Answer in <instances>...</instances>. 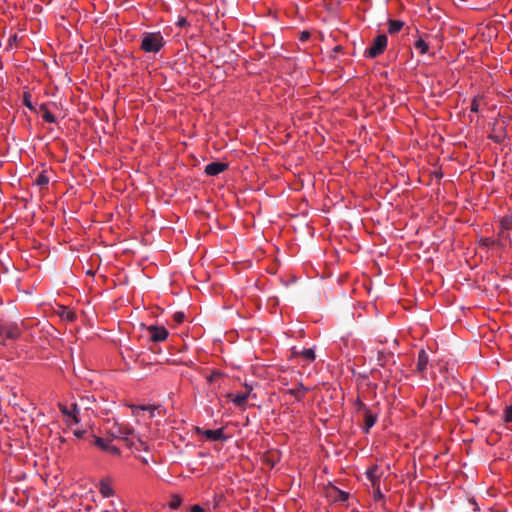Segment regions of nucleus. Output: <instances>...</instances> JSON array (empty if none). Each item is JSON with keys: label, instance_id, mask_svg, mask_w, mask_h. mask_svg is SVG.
I'll return each mask as SVG.
<instances>
[{"label": "nucleus", "instance_id": "14", "mask_svg": "<svg viewBox=\"0 0 512 512\" xmlns=\"http://www.w3.org/2000/svg\"><path fill=\"white\" fill-rule=\"evenodd\" d=\"M429 356L424 349H421L418 353L416 369L419 373H423L428 366Z\"/></svg>", "mask_w": 512, "mask_h": 512}, {"label": "nucleus", "instance_id": "19", "mask_svg": "<svg viewBox=\"0 0 512 512\" xmlns=\"http://www.w3.org/2000/svg\"><path fill=\"white\" fill-rule=\"evenodd\" d=\"M365 432L368 433L370 428L374 426L377 416L371 412L370 409L363 412Z\"/></svg>", "mask_w": 512, "mask_h": 512}, {"label": "nucleus", "instance_id": "13", "mask_svg": "<svg viewBox=\"0 0 512 512\" xmlns=\"http://www.w3.org/2000/svg\"><path fill=\"white\" fill-rule=\"evenodd\" d=\"M310 391V389L303 385V383H299L296 388H291L285 391V394L292 396L296 401H302L306 394Z\"/></svg>", "mask_w": 512, "mask_h": 512}, {"label": "nucleus", "instance_id": "35", "mask_svg": "<svg viewBox=\"0 0 512 512\" xmlns=\"http://www.w3.org/2000/svg\"><path fill=\"white\" fill-rule=\"evenodd\" d=\"M190 512H205V509L200 505H193L190 508Z\"/></svg>", "mask_w": 512, "mask_h": 512}, {"label": "nucleus", "instance_id": "33", "mask_svg": "<svg viewBox=\"0 0 512 512\" xmlns=\"http://www.w3.org/2000/svg\"><path fill=\"white\" fill-rule=\"evenodd\" d=\"M309 37H310V33L308 31H303V32H301L299 39H300V41L304 42V41H307L309 39Z\"/></svg>", "mask_w": 512, "mask_h": 512}, {"label": "nucleus", "instance_id": "26", "mask_svg": "<svg viewBox=\"0 0 512 512\" xmlns=\"http://www.w3.org/2000/svg\"><path fill=\"white\" fill-rule=\"evenodd\" d=\"M354 407L356 409L357 412H365L366 410L369 409V407H367L361 400L360 398H357L354 402Z\"/></svg>", "mask_w": 512, "mask_h": 512}, {"label": "nucleus", "instance_id": "23", "mask_svg": "<svg viewBox=\"0 0 512 512\" xmlns=\"http://www.w3.org/2000/svg\"><path fill=\"white\" fill-rule=\"evenodd\" d=\"M23 105L29 110L36 112L35 106L32 104V96L30 92H24L23 94Z\"/></svg>", "mask_w": 512, "mask_h": 512}, {"label": "nucleus", "instance_id": "8", "mask_svg": "<svg viewBox=\"0 0 512 512\" xmlns=\"http://www.w3.org/2000/svg\"><path fill=\"white\" fill-rule=\"evenodd\" d=\"M124 434L126 435L125 439L127 441H130L129 446L130 448H134L137 451L144 450L148 451V445L145 441H142L139 438L134 437V433L131 429H126Z\"/></svg>", "mask_w": 512, "mask_h": 512}, {"label": "nucleus", "instance_id": "20", "mask_svg": "<svg viewBox=\"0 0 512 512\" xmlns=\"http://www.w3.org/2000/svg\"><path fill=\"white\" fill-rule=\"evenodd\" d=\"M293 354L295 356H300L302 357L303 359L309 361V362H312L315 360L316 358V355H315V351L311 348H308V349H304L300 352H297V351H294Z\"/></svg>", "mask_w": 512, "mask_h": 512}, {"label": "nucleus", "instance_id": "1", "mask_svg": "<svg viewBox=\"0 0 512 512\" xmlns=\"http://www.w3.org/2000/svg\"><path fill=\"white\" fill-rule=\"evenodd\" d=\"M165 45V40L160 32H146L141 40V49L145 53H158Z\"/></svg>", "mask_w": 512, "mask_h": 512}, {"label": "nucleus", "instance_id": "27", "mask_svg": "<svg viewBox=\"0 0 512 512\" xmlns=\"http://www.w3.org/2000/svg\"><path fill=\"white\" fill-rule=\"evenodd\" d=\"M172 318L176 324H181L185 320V314L181 311H178L173 314Z\"/></svg>", "mask_w": 512, "mask_h": 512}, {"label": "nucleus", "instance_id": "29", "mask_svg": "<svg viewBox=\"0 0 512 512\" xmlns=\"http://www.w3.org/2000/svg\"><path fill=\"white\" fill-rule=\"evenodd\" d=\"M95 444L98 447H100L102 450L108 449V446H109V443L106 440H104L103 438H101V437H97L95 439Z\"/></svg>", "mask_w": 512, "mask_h": 512}, {"label": "nucleus", "instance_id": "6", "mask_svg": "<svg viewBox=\"0 0 512 512\" xmlns=\"http://www.w3.org/2000/svg\"><path fill=\"white\" fill-rule=\"evenodd\" d=\"M149 340L154 343L163 342L168 338L169 332L164 326L150 325L146 327Z\"/></svg>", "mask_w": 512, "mask_h": 512}, {"label": "nucleus", "instance_id": "18", "mask_svg": "<svg viewBox=\"0 0 512 512\" xmlns=\"http://www.w3.org/2000/svg\"><path fill=\"white\" fill-rule=\"evenodd\" d=\"M58 314L66 322H74L77 318L76 313L65 306H60Z\"/></svg>", "mask_w": 512, "mask_h": 512}, {"label": "nucleus", "instance_id": "16", "mask_svg": "<svg viewBox=\"0 0 512 512\" xmlns=\"http://www.w3.org/2000/svg\"><path fill=\"white\" fill-rule=\"evenodd\" d=\"M99 492L104 498H109L114 495V490L109 480H101L99 483Z\"/></svg>", "mask_w": 512, "mask_h": 512}, {"label": "nucleus", "instance_id": "4", "mask_svg": "<svg viewBox=\"0 0 512 512\" xmlns=\"http://www.w3.org/2000/svg\"><path fill=\"white\" fill-rule=\"evenodd\" d=\"M387 36L385 34L378 35L372 45L366 50V55L370 58H376L381 55L387 47Z\"/></svg>", "mask_w": 512, "mask_h": 512}, {"label": "nucleus", "instance_id": "37", "mask_svg": "<svg viewBox=\"0 0 512 512\" xmlns=\"http://www.w3.org/2000/svg\"><path fill=\"white\" fill-rule=\"evenodd\" d=\"M85 431L83 430H74V435L77 437V438H82L83 435H84Z\"/></svg>", "mask_w": 512, "mask_h": 512}, {"label": "nucleus", "instance_id": "40", "mask_svg": "<svg viewBox=\"0 0 512 512\" xmlns=\"http://www.w3.org/2000/svg\"><path fill=\"white\" fill-rule=\"evenodd\" d=\"M341 50V46H336L335 47V51H340Z\"/></svg>", "mask_w": 512, "mask_h": 512}, {"label": "nucleus", "instance_id": "22", "mask_svg": "<svg viewBox=\"0 0 512 512\" xmlns=\"http://www.w3.org/2000/svg\"><path fill=\"white\" fill-rule=\"evenodd\" d=\"M414 47H415V49H416V50H418V52H419L420 54H422V55H423V54H425V53H427L428 48H429V47H428V44L426 43V41H424L422 38H419V39H417V40L415 41V43H414Z\"/></svg>", "mask_w": 512, "mask_h": 512}, {"label": "nucleus", "instance_id": "7", "mask_svg": "<svg viewBox=\"0 0 512 512\" xmlns=\"http://www.w3.org/2000/svg\"><path fill=\"white\" fill-rule=\"evenodd\" d=\"M226 398L229 399L237 408L244 411L246 410L249 396L245 392L226 394Z\"/></svg>", "mask_w": 512, "mask_h": 512}, {"label": "nucleus", "instance_id": "28", "mask_svg": "<svg viewBox=\"0 0 512 512\" xmlns=\"http://www.w3.org/2000/svg\"><path fill=\"white\" fill-rule=\"evenodd\" d=\"M479 107H480L479 97H474L471 101L470 111L473 113H478Z\"/></svg>", "mask_w": 512, "mask_h": 512}, {"label": "nucleus", "instance_id": "36", "mask_svg": "<svg viewBox=\"0 0 512 512\" xmlns=\"http://www.w3.org/2000/svg\"><path fill=\"white\" fill-rule=\"evenodd\" d=\"M105 451H108L111 454H115V455L119 454V449L117 447L111 446V445H109L108 449H106Z\"/></svg>", "mask_w": 512, "mask_h": 512}, {"label": "nucleus", "instance_id": "15", "mask_svg": "<svg viewBox=\"0 0 512 512\" xmlns=\"http://www.w3.org/2000/svg\"><path fill=\"white\" fill-rule=\"evenodd\" d=\"M36 113H41L42 118L47 123H55L56 117L50 112L46 104H41L38 109H36Z\"/></svg>", "mask_w": 512, "mask_h": 512}, {"label": "nucleus", "instance_id": "38", "mask_svg": "<svg viewBox=\"0 0 512 512\" xmlns=\"http://www.w3.org/2000/svg\"><path fill=\"white\" fill-rule=\"evenodd\" d=\"M482 241H483V245H485V246H488L491 243H493V241L490 238H485Z\"/></svg>", "mask_w": 512, "mask_h": 512}, {"label": "nucleus", "instance_id": "24", "mask_svg": "<svg viewBox=\"0 0 512 512\" xmlns=\"http://www.w3.org/2000/svg\"><path fill=\"white\" fill-rule=\"evenodd\" d=\"M182 504V498L177 495V494H174L171 496V499H170V502H169V507L173 510H176L178 509Z\"/></svg>", "mask_w": 512, "mask_h": 512}, {"label": "nucleus", "instance_id": "31", "mask_svg": "<svg viewBox=\"0 0 512 512\" xmlns=\"http://www.w3.org/2000/svg\"><path fill=\"white\" fill-rule=\"evenodd\" d=\"M372 488L374 489V499L376 501L384 498V495L380 490V484L377 486H372Z\"/></svg>", "mask_w": 512, "mask_h": 512}, {"label": "nucleus", "instance_id": "21", "mask_svg": "<svg viewBox=\"0 0 512 512\" xmlns=\"http://www.w3.org/2000/svg\"><path fill=\"white\" fill-rule=\"evenodd\" d=\"M404 23L400 20H390L388 25V32L390 34L398 33L403 28Z\"/></svg>", "mask_w": 512, "mask_h": 512}, {"label": "nucleus", "instance_id": "30", "mask_svg": "<svg viewBox=\"0 0 512 512\" xmlns=\"http://www.w3.org/2000/svg\"><path fill=\"white\" fill-rule=\"evenodd\" d=\"M348 498H349V493L337 489L336 500L341 501V502H345V501L348 500Z\"/></svg>", "mask_w": 512, "mask_h": 512}, {"label": "nucleus", "instance_id": "10", "mask_svg": "<svg viewBox=\"0 0 512 512\" xmlns=\"http://www.w3.org/2000/svg\"><path fill=\"white\" fill-rule=\"evenodd\" d=\"M228 169V163L212 162L205 166L204 172L207 176H217Z\"/></svg>", "mask_w": 512, "mask_h": 512}, {"label": "nucleus", "instance_id": "11", "mask_svg": "<svg viewBox=\"0 0 512 512\" xmlns=\"http://www.w3.org/2000/svg\"><path fill=\"white\" fill-rule=\"evenodd\" d=\"M366 476L371 483V486H377L380 484V479L383 476V472L378 465H372L366 471Z\"/></svg>", "mask_w": 512, "mask_h": 512}, {"label": "nucleus", "instance_id": "25", "mask_svg": "<svg viewBox=\"0 0 512 512\" xmlns=\"http://www.w3.org/2000/svg\"><path fill=\"white\" fill-rule=\"evenodd\" d=\"M503 421L505 423H512V404L504 409Z\"/></svg>", "mask_w": 512, "mask_h": 512}, {"label": "nucleus", "instance_id": "32", "mask_svg": "<svg viewBox=\"0 0 512 512\" xmlns=\"http://www.w3.org/2000/svg\"><path fill=\"white\" fill-rule=\"evenodd\" d=\"M188 25H189V23H188L187 19L184 18V17L179 18L178 21H177V26L178 27H185V26H188Z\"/></svg>", "mask_w": 512, "mask_h": 512}, {"label": "nucleus", "instance_id": "12", "mask_svg": "<svg viewBox=\"0 0 512 512\" xmlns=\"http://www.w3.org/2000/svg\"><path fill=\"white\" fill-rule=\"evenodd\" d=\"M512 230V218L509 216L500 219V230L498 233L499 238L502 240L510 239L509 231Z\"/></svg>", "mask_w": 512, "mask_h": 512}, {"label": "nucleus", "instance_id": "39", "mask_svg": "<svg viewBox=\"0 0 512 512\" xmlns=\"http://www.w3.org/2000/svg\"><path fill=\"white\" fill-rule=\"evenodd\" d=\"M142 462H143L144 464H148V460H147L146 458H142Z\"/></svg>", "mask_w": 512, "mask_h": 512}, {"label": "nucleus", "instance_id": "2", "mask_svg": "<svg viewBox=\"0 0 512 512\" xmlns=\"http://www.w3.org/2000/svg\"><path fill=\"white\" fill-rule=\"evenodd\" d=\"M58 407L69 427L79 424L80 409L76 403H71L69 406L59 403Z\"/></svg>", "mask_w": 512, "mask_h": 512}, {"label": "nucleus", "instance_id": "5", "mask_svg": "<svg viewBox=\"0 0 512 512\" xmlns=\"http://www.w3.org/2000/svg\"><path fill=\"white\" fill-rule=\"evenodd\" d=\"M195 433L205 438L208 441H226L228 437L225 435L224 428H218L215 430L202 429L200 427L195 428Z\"/></svg>", "mask_w": 512, "mask_h": 512}, {"label": "nucleus", "instance_id": "17", "mask_svg": "<svg viewBox=\"0 0 512 512\" xmlns=\"http://www.w3.org/2000/svg\"><path fill=\"white\" fill-rule=\"evenodd\" d=\"M50 178L47 175L46 170H42L34 180V184L37 185L41 190L47 189Z\"/></svg>", "mask_w": 512, "mask_h": 512}, {"label": "nucleus", "instance_id": "34", "mask_svg": "<svg viewBox=\"0 0 512 512\" xmlns=\"http://www.w3.org/2000/svg\"><path fill=\"white\" fill-rule=\"evenodd\" d=\"M244 387H245L244 392L250 397L252 394V391H253V386L251 384L245 383Z\"/></svg>", "mask_w": 512, "mask_h": 512}, {"label": "nucleus", "instance_id": "9", "mask_svg": "<svg viewBox=\"0 0 512 512\" xmlns=\"http://www.w3.org/2000/svg\"><path fill=\"white\" fill-rule=\"evenodd\" d=\"M131 413L133 416L140 418L143 412H148V418L151 419L155 416L156 406L154 405H130Z\"/></svg>", "mask_w": 512, "mask_h": 512}, {"label": "nucleus", "instance_id": "3", "mask_svg": "<svg viewBox=\"0 0 512 512\" xmlns=\"http://www.w3.org/2000/svg\"><path fill=\"white\" fill-rule=\"evenodd\" d=\"M22 330L16 322H5L0 320V338L8 340H17L20 338Z\"/></svg>", "mask_w": 512, "mask_h": 512}]
</instances>
